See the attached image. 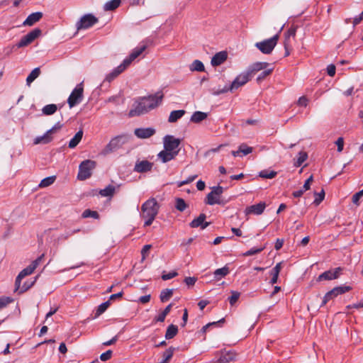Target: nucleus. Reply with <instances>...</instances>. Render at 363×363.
<instances>
[{
    "mask_svg": "<svg viewBox=\"0 0 363 363\" xmlns=\"http://www.w3.org/2000/svg\"><path fill=\"white\" fill-rule=\"evenodd\" d=\"M163 96V94L159 91L155 94L139 98L133 103L128 116L132 118L147 113L159 106Z\"/></svg>",
    "mask_w": 363,
    "mask_h": 363,
    "instance_id": "1",
    "label": "nucleus"
},
{
    "mask_svg": "<svg viewBox=\"0 0 363 363\" xmlns=\"http://www.w3.org/2000/svg\"><path fill=\"white\" fill-rule=\"evenodd\" d=\"M160 209V204L155 198L147 200L141 206V216L145 219L144 226L150 225L157 216Z\"/></svg>",
    "mask_w": 363,
    "mask_h": 363,
    "instance_id": "2",
    "label": "nucleus"
},
{
    "mask_svg": "<svg viewBox=\"0 0 363 363\" xmlns=\"http://www.w3.org/2000/svg\"><path fill=\"white\" fill-rule=\"evenodd\" d=\"M252 77L250 74L245 71L240 74L230 84V86L225 85L222 89H218L217 90H213L212 94L214 95H220L228 92V91H233V90L238 89L239 87L245 85L247 82L250 80Z\"/></svg>",
    "mask_w": 363,
    "mask_h": 363,
    "instance_id": "3",
    "label": "nucleus"
},
{
    "mask_svg": "<svg viewBox=\"0 0 363 363\" xmlns=\"http://www.w3.org/2000/svg\"><path fill=\"white\" fill-rule=\"evenodd\" d=\"M130 139V136L128 134H122L117 135L112 138L110 142L106 145L102 151L104 155L110 154L119 148H121L124 144L127 143Z\"/></svg>",
    "mask_w": 363,
    "mask_h": 363,
    "instance_id": "4",
    "label": "nucleus"
},
{
    "mask_svg": "<svg viewBox=\"0 0 363 363\" xmlns=\"http://www.w3.org/2000/svg\"><path fill=\"white\" fill-rule=\"evenodd\" d=\"M42 33V30L36 28L31 31H30L28 33H27L26 35L23 36L20 41L16 43V45H13L12 48H10V50L7 52V54L9 55L13 51V49L16 48H21L26 47L33 43L37 38H38Z\"/></svg>",
    "mask_w": 363,
    "mask_h": 363,
    "instance_id": "5",
    "label": "nucleus"
},
{
    "mask_svg": "<svg viewBox=\"0 0 363 363\" xmlns=\"http://www.w3.org/2000/svg\"><path fill=\"white\" fill-rule=\"evenodd\" d=\"M283 27L284 26H282L279 32L273 37L261 42H257L255 44L256 48H257L264 54H270L277 43L279 38V33L283 29Z\"/></svg>",
    "mask_w": 363,
    "mask_h": 363,
    "instance_id": "6",
    "label": "nucleus"
},
{
    "mask_svg": "<svg viewBox=\"0 0 363 363\" xmlns=\"http://www.w3.org/2000/svg\"><path fill=\"white\" fill-rule=\"evenodd\" d=\"M96 167V162L86 160L82 162L79 166L77 179L81 181L89 179L92 174V170Z\"/></svg>",
    "mask_w": 363,
    "mask_h": 363,
    "instance_id": "7",
    "label": "nucleus"
},
{
    "mask_svg": "<svg viewBox=\"0 0 363 363\" xmlns=\"http://www.w3.org/2000/svg\"><path fill=\"white\" fill-rule=\"evenodd\" d=\"M211 191L208 193L206 197L205 203L208 205H225L227 201H224L220 199L221 194L223 193V188L220 186H213Z\"/></svg>",
    "mask_w": 363,
    "mask_h": 363,
    "instance_id": "8",
    "label": "nucleus"
},
{
    "mask_svg": "<svg viewBox=\"0 0 363 363\" xmlns=\"http://www.w3.org/2000/svg\"><path fill=\"white\" fill-rule=\"evenodd\" d=\"M83 93V82H81L72 90L67 99V104L70 108L78 105L82 101L84 98Z\"/></svg>",
    "mask_w": 363,
    "mask_h": 363,
    "instance_id": "9",
    "label": "nucleus"
},
{
    "mask_svg": "<svg viewBox=\"0 0 363 363\" xmlns=\"http://www.w3.org/2000/svg\"><path fill=\"white\" fill-rule=\"evenodd\" d=\"M99 22V19L92 13H87L81 17L79 21L76 23V28L77 30H86Z\"/></svg>",
    "mask_w": 363,
    "mask_h": 363,
    "instance_id": "10",
    "label": "nucleus"
},
{
    "mask_svg": "<svg viewBox=\"0 0 363 363\" xmlns=\"http://www.w3.org/2000/svg\"><path fill=\"white\" fill-rule=\"evenodd\" d=\"M164 148L168 151H177L181 143V140L179 138H175L173 135H165L163 138Z\"/></svg>",
    "mask_w": 363,
    "mask_h": 363,
    "instance_id": "11",
    "label": "nucleus"
},
{
    "mask_svg": "<svg viewBox=\"0 0 363 363\" xmlns=\"http://www.w3.org/2000/svg\"><path fill=\"white\" fill-rule=\"evenodd\" d=\"M147 48V46L145 45H140L138 47H136L133 50L131 53L129 55L128 57H127L123 62L125 64V65L128 67L132 62L135 60L138 57H139Z\"/></svg>",
    "mask_w": 363,
    "mask_h": 363,
    "instance_id": "12",
    "label": "nucleus"
},
{
    "mask_svg": "<svg viewBox=\"0 0 363 363\" xmlns=\"http://www.w3.org/2000/svg\"><path fill=\"white\" fill-rule=\"evenodd\" d=\"M341 270L340 267H337L333 270L325 271L318 276V281L336 279L339 277Z\"/></svg>",
    "mask_w": 363,
    "mask_h": 363,
    "instance_id": "13",
    "label": "nucleus"
},
{
    "mask_svg": "<svg viewBox=\"0 0 363 363\" xmlns=\"http://www.w3.org/2000/svg\"><path fill=\"white\" fill-rule=\"evenodd\" d=\"M152 167L153 163L148 160L137 161L134 167V171L138 173H145L150 172Z\"/></svg>",
    "mask_w": 363,
    "mask_h": 363,
    "instance_id": "14",
    "label": "nucleus"
},
{
    "mask_svg": "<svg viewBox=\"0 0 363 363\" xmlns=\"http://www.w3.org/2000/svg\"><path fill=\"white\" fill-rule=\"evenodd\" d=\"M206 216L205 213H201L197 218H194L190 223L189 226L192 228L200 227L202 230L206 228L209 225V222H206Z\"/></svg>",
    "mask_w": 363,
    "mask_h": 363,
    "instance_id": "15",
    "label": "nucleus"
},
{
    "mask_svg": "<svg viewBox=\"0 0 363 363\" xmlns=\"http://www.w3.org/2000/svg\"><path fill=\"white\" fill-rule=\"evenodd\" d=\"M266 208V203L264 202H260L257 204L252 205L247 207L245 210L246 215L254 214L261 215Z\"/></svg>",
    "mask_w": 363,
    "mask_h": 363,
    "instance_id": "16",
    "label": "nucleus"
},
{
    "mask_svg": "<svg viewBox=\"0 0 363 363\" xmlns=\"http://www.w3.org/2000/svg\"><path fill=\"white\" fill-rule=\"evenodd\" d=\"M269 66V63L266 62H257L250 65L246 71L252 77L257 72L266 69Z\"/></svg>",
    "mask_w": 363,
    "mask_h": 363,
    "instance_id": "17",
    "label": "nucleus"
},
{
    "mask_svg": "<svg viewBox=\"0 0 363 363\" xmlns=\"http://www.w3.org/2000/svg\"><path fill=\"white\" fill-rule=\"evenodd\" d=\"M135 135L139 138H149L155 133L153 128H139L134 130Z\"/></svg>",
    "mask_w": 363,
    "mask_h": 363,
    "instance_id": "18",
    "label": "nucleus"
},
{
    "mask_svg": "<svg viewBox=\"0 0 363 363\" xmlns=\"http://www.w3.org/2000/svg\"><path fill=\"white\" fill-rule=\"evenodd\" d=\"M178 153L179 150H177V151H168L164 149L158 153L157 157L162 162L166 163L174 159Z\"/></svg>",
    "mask_w": 363,
    "mask_h": 363,
    "instance_id": "19",
    "label": "nucleus"
},
{
    "mask_svg": "<svg viewBox=\"0 0 363 363\" xmlns=\"http://www.w3.org/2000/svg\"><path fill=\"white\" fill-rule=\"evenodd\" d=\"M43 16V13L40 11L32 13L28 15L26 19L23 21V25L25 26H31L38 22L42 18Z\"/></svg>",
    "mask_w": 363,
    "mask_h": 363,
    "instance_id": "20",
    "label": "nucleus"
},
{
    "mask_svg": "<svg viewBox=\"0 0 363 363\" xmlns=\"http://www.w3.org/2000/svg\"><path fill=\"white\" fill-rule=\"evenodd\" d=\"M128 67L125 65L123 62H122L117 67L113 69L111 72L106 77V80L108 82L113 81L115 78H116L120 74H121L123 71H125Z\"/></svg>",
    "mask_w": 363,
    "mask_h": 363,
    "instance_id": "21",
    "label": "nucleus"
},
{
    "mask_svg": "<svg viewBox=\"0 0 363 363\" xmlns=\"http://www.w3.org/2000/svg\"><path fill=\"white\" fill-rule=\"evenodd\" d=\"M228 57V54L225 51L217 52L211 59V65L214 67L218 66L223 63Z\"/></svg>",
    "mask_w": 363,
    "mask_h": 363,
    "instance_id": "22",
    "label": "nucleus"
},
{
    "mask_svg": "<svg viewBox=\"0 0 363 363\" xmlns=\"http://www.w3.org/2000/svg\"><path fill=\"white\" fill-rule=\"evenodd\" d=\"M229 273H230V269L227 265L224 266L222 268L217 269L213 272L214 279L216 281H219L222 278L227 276Z\"/></svg>",
    "mask_w": 363,
    "mask_h": 363,
    "instance_id": "23",
    "label": "nucleus"
},
{
    "mask_svg": "<svg viewBox=\"0 0 363 363\" xmlns=\"http://www.w3.org/2000/svg\"><path fill=\"white\" fill-rule=\"evenodd\" d=\"M296 26H291L288 30L284 33V45L289 46L290 45V38L291 37L294 38L296 36Z\"/></svg>",
    "mask_w": 363,
    "mask_h": 363,
    "instance_id": "24",
    "label": "nucleus"
},
{
    "mask_svg": "<svg viewBox=\"0 0 363 363\" xmlns=\"http://www.w3.org/2000/svg\"><path fill=\"white\" fill-rule=\"evenodd\" d=\"M185 113H186V111L184 110L172 111L170 113L169 116L168 118V122L169 123L177 122L179 119H180L182 116H184Z\"/></svg>",
    "mask_w": 363,
    "mask_h": 363,
    "instance_id": "25",
    "label": "nucleus"
},
{
    "mask_svg": "<svg viewBox=\"0 0 363 363\" xmlns=\"http://www.w3.org/2000/svg\"><path fill=\"white\" fill-rule=\"evenodd\" d=\"M208 116V114L202 111H195L191 116L190 121L195 123H199L202 121L205 120Z\"/></svg>",
    "mask_w": 363,
    "mask_h": 363,
    "instance_id": "26",
    "label": "nucleus"
},
{
    "mask_svg": "<svg viewBox=\"0 0 363 363\" xmlns=\"http://www.w3.org/2000/svg\"><path fill=\"white\" fill-rule=\"evenodd\" d=\"M235 359V354L233 352H228L222 353L220 357L216 361V363H228Z\"/></svg>",
    "mask_w": 363,
    "mask_h": 363,
    "instance_id": "27",
    "label": "nucleus"
},
{
    "mask_svg": "<svg viewBox=\"0 0 363 363\" xmlns=\"http://www.w3.org/2000/svg\"><path fill=\"white\" fill-rule=\"evenodd\" d=\"M83 137V130H79L74 136L70 140L68 147L69 148H74L80 143Z\"/></svg>",
    "mask_w": 363,
    "mask_h": 363,
    "instance_id": "28",
    "label": "nucleus"
},
{
    "mask_svg": "<svg viewBox=\"0 0 363 363\" xmlns=\"http://www.w3.org/2000/svg\"><path fill=\"white\" fill-rule=\"evenodd\" d=\"M52 137L48 131L42 136H38L34 140V144H48L51 142Z\"/></svg>",
    "mask_w": 363,
    "mask_h": 363,
    "instance_id": "29",
    "label": "nucleus"
},
{
    "mask_svg": "<svg viewBox=\"0 0 363 363\" xmlns=\"http://www.w3.org/2000/svg\"><path fill=\"white\" fill-rule=\"evenodd\" d=\"M178 333V328L177 325L171 324L169 325L166 330L165 338L167 340H170L173 338Z\"/></svg>",
    "mask_w": 363,
    "mask_h": 363,
    "instance_id": "30",
    "label": "nucleus"
},
{
    "mask_svg": "<svg viewBox=\"0 0 363 363\" xmlns=\"http://www.w3.org/2000/svg\"><path fill=\"white\" fill-rule=\"evenodd\" d=\"M175 348L173 347H169L162 354V359L160 363H168L169 360L172 359Z\"/></svg>",
    "mask_w": 363,
    "mask_h": 363,
    "instance_id": "31",
    "label": "nucleus"
},
{
    "mask_svg": "<svg viewBox=\"0 0 363 363\" xmlns=\"http://www.w3.org/2000/svg\"><path fill=\"white\" fill-rule=\"evenodd\" d=\"M57 110V106L54 104L45 106L42 109V113L45 116L54 114Z\"/></svg>",
    "mask_w": 363,
    "mask_h": 363,
    "instance_id": "32",
    "label": "nucleus"
},
{
    "mask_svg": "<svg viewBox=\"0 0 363 363\" xmlns=\"http://www.w3.org/2000/svg\"><path fill=\"white\" fill-rule=\"evenodd\" d=\"M40 74V69L39 67H36L31 71L29 75L26 78V83L30 85Z\"/></svg>",
    "mask_w": 363,
    "mask_h": 363,
    "instance_id": "33",
    "label": "nucleus"
},
{
    "mask_svg": "<svg viewBox=\"0 0 363 363\" xmlns=\"http://www.w3.org/2000/svg\"><path fill=\"white\" fill-rule=\"evenodd\" d=\"M121 4V0H111L106 2L104 5L105 11H113L117 9Z\"/></svg>",
    "mask_w": 363,
    "mask_h": 363,
    "instance_id": "34",
    "label": "nucleus"
},
{
    "mask_svg": "<svg viewBox=\"0 0 363 363\" xmlns=\"http://www.w3.org/2000/svg\"><path fill=\"white\" fill-rule=\"evenodd\" d=\"M110 305H111L110 301H106L101 303L98 306L97 309L96 310L95 318H97L99 315H101L102 313H104L107 310V308L110 306Z\"/></svg>",
    "mask_w": 363,
    "mask_h": 363,
    "instance_id": "35",
    "label": "nucleus"
},
{
    "mask_svg": "<svg viewBox=\"0 0 363 363\" xmlns=\"http://www.w3.org/2000/svg\"><path fill=\"white\" fill-rule=\"evenodd\" d=\"M191 71L203 72L205 70L203 62L199 60H195L190 65Z\"/></svg>",
    "mask_w": 363,
    "mask_h": 363,
    "instance_id": "36",
    "label": "nucleus"
},
{
    "mask_svg": "<svg viewBox=\"0 0 363 363\" xmlns=\"http://www.w3.org/2000/svg\"><path fill=\"white\" fill-rule=\"evenodd\" d=\"M337 296L336 295V294H335V291L333 290V289L332 290L329 291L323 296L322 303L320 304V307L324 306L329 301L335 298Z\"/></svg>",
    "mask_w": 363,
    "mask_h": 363,
    "instance_id": "37",
    "label": "nucleus"
},
{
    "mask_svg": "<svg viewBox=\"0 0 363 363\" xmlns=\"http://www.w3.org/2000/svg\"><path fill=\"white\" fill-rule=\"evenodd\" d=\"M115 186L109 184L104 189L100 190L99 194L102 196H112L115 192Z\"/></svg>",
    "mask_w": 363,
    "mask_h": 363,
    "instance_id": "38",
    "label": "nucleus"
},
{
    "mask_svg": "<svg viewBox=\"0 0 363 363\" xmlns=\"http://www.w3.org/2000/svg\"><path fill=\"white\" fill-rule=\"evenodd\" d=\"M173 295V289H166L161 291L160 298L162 302L167 301Z\"/></svg>",
    "mask_w": 363,
    "mask_h": 363,
    "instance_id": "39",
    "label": "nucleus"
},
{
    "mask_svg": "<svg viewBox=\"0 0 363 363\" xmlns=\"http://www.w3.org/2000/svg\"><path fill=\"white\" fill-rule=\"evenodd\" d=\"M34 264H29L27 267L23 269L20 273L18 274V278L19 279H23L25 277L31 274L34 270H35Z\"/></svg>",
    "mask_w": 363,
    "mask_h": 363,
    "instance_id": "40",
    "label": "nucleus"
},
{
    "mask_svg": "<svg viewBox=\"0 0 363 363\" xmlns=\"http://www.w3.org/2000/svg\"><path fill=\"white\" fill-rule=\"evenodd\" d=\"M308 154L306 152L301 151L298 153L297 160L294 162V166L298 167L307 160Z\"/></svg>",
    "mask_w": 363,
    "mask_h": 363,
    "instance_id": "41",
    "label": "nucleus"
},
{
    "mask_svg": "<svg viewBox=\"0 0 363 363\" xmlns=\"http://www.w3.org/2000/svg\"><path fill=\"white\" fill-rule=\"evenodd\" d=\"M56 177L55 176H51L48 177L46 178H44L41 180V182L39 184V187L44 188L50 186L55 181Z\"/></svg>",
    "mask_w": 363,
    "mask_h": 363,
    "instance_id": "42",
    "label": "nucleus"
},
{
    "mask_svg": "<svg viewBox=\"0 0 363 363\" xmlns=\"http://www.w3.org/2000/svg\"><path fill=\"white\" fill-rule=\"evenodd\" d=\"M277 174V172L275 171H269L267 169L262 170L259 172V177L264 179H272L275 177Z\"/></svg>",
    "mask_w": 363,
    "mask_h": 363,
    "instance_id": "43",
    "label": "nucleus"
},
{
    "mask_svg": "<svg viewBox=\"0 0 363 363\" xmlns=\"http://www.w3.org/2000/svg\"><path fill=\"white\" fill-rule=\"evenodd\" d=\"M187 207L185 201L182 198H177L175 200V208L180 212H183Z\"/></svg>",
    "mask_w": 363,
    "mask_h": 363,
    "instance_id": "44",
    "label": "nucleus"
},
{
    "mask_svg": "<svg viewBox=\"0 0 363 363\" xmlns=\"http://www.w3.org/2000/svg\"><path fill=\"white\" fill-rule=\"evenodd\" d=\"M83 218H93L95 219L99 218V214L97 211L86 209L82 214Z\"/></svg>",
    "mask_w": 363,
    "mask_h": 363,
    "instance_id": "45",
    "label": "nucleus"
},
{
    "mask_svg": "<svg viewBox=\"0 0 363 363\" xmlns=\"http://www.w3.org/2000/svg\"><path fill=\"white\" fill-rule=\"evenodd\" d=\"M273 71L272 68L270 69H264L263 71L258 75L257 77V82L260 83L262 82L267 76L270 75Z\"/></svg>",
    "mask_w": 363,
    "mask_h": 363,
    "instance_id": "46",
    "label": "nucleus"
},
{
    "mask_svg": "<svg viewBox=\"0 0 363 363\" xmlns=\"http://www.w3.org/2000/svg\"><path fill=\"white\" fill-rule=\"evenodd\" d=\"M333 290L335 291L336 295L338 296L351 291L352 287L350 286H339L333 288Z\"/></svg>",
    "mask_w": 363,
    "mask_h": 363,
    "instance_id": "47",
    "label": "nucleus"
},
{
    "mask_svg": "<svg viewBox=\"0 0 363 363\" xmlns=\"http://www.w3.org/2000/svg\"><path fill=\"white\" fill-rule=\"evenodd\" d=\"M13 299L9 296L0 297V310L6 307L9 303H12Z\"/></svg>",
    "mask_w": 363,
    "mask_h": 363,
    "instance_id": "48",
    "label": "nucleus"
},
{
    "mask_svg": "<svg viewBox=\"0 0 363 363\" xmlns=\"http://www.w3.org/2000/svg\"><path fill=\"white\" fill-rule=\"evenodd\" d=\"M253 150V148L251 147L247 146L245 143H242L239 146V151L240 153L242 154V155H247L250 153H251Z\"/></svg>",
    "mask_w": 363,
    "mask_h": 363,
    "instance_id": "49",
    "label": "nucleus"
},
{
    "mask_svg": "<svg viewBox=\"0 0 363 363\" xmlns=\"http://www.w3.org/2000/svg\"><path fill=\"white\" fill-rule=\"evenodd\" d=\"M240 296V293L236 291H231V296L228 297L229 303L231 306H233L238 300Z\"/></svg>",
    "mask_w": 363,
    "mask_h": 363,
    "instance_id": "50",
    "label": "nucleus"
},
{
    "mask_svg": "<svg viewBox=\"0 0 363 363\" xmlns=\"http://www.w3.org/2000/svg\"><path fill=\"white\" fill-rule=\"evenodd\" d=\"M315 198L313 201V203L315 205H319L320 202L324 199L325 198V191L323 189L321 190L320 193L315 192Z\"/></svg>",
    "mask_w": 363,
    "mask_h": 363,
    "instance_id": "51",
    "label": "nucleus"
},
{
    "mask_svg": "<svg viewBox=\"0 0 363 363\" xmlns=\"http://www.w3.org/2000/svg\"><path fill=\"white\" fill-rule=\"evenodd\" d=\"M225 322V318H223L221 319H220L218 321H215V322H212V323H209L208 324H206V325H204L202 328H201V332L205 333L207 330V329L211 326V325H220L221 323H223Z\"/></svg>",
    "mask_w": 363,
    "mask_h": 363,
    "instance_id": "52",
    "label": "nucleus"
},
{
    "mask_svg": "<svg viewBox=\"0 0 363 363\" xmlns=\"http://www.w3.org/2000/svg\"><path fill=\"white\" fill-rule=\"evenodd\" d=\"M263 250H264V247H259V248L253 247V248H251L250 250H247V252H245L243 254V255L246 256V257L252 256L255 254H258V253L261 252Z\"/></svg>",
    "mask_w": 363,
    "mask_h": 363,
    "instance_id": "53",
    "label": "nucleus"
},
{
    "mask_svg": "<svg viewBox=\"0 0 363 363\" xmlns=\"http://www.w3.org/2000/svg\"><path fill=\"white\" fill-rule=\"evenodd\" d=\"M363 196V189L357 192L356 194H354L353 196H352V202L356 205V206H359V199L360 198Z\"/></svg>",
    "mask_w": 363,
    "mask_h": 363,
    "instance_id": "54",
    "label": "nucleus"
},
{
    "mask_svg": "<svg viewBox=\"0 0 363 363\" xmlns=\"http://www.w3.org/2000/svg\"><path fill=\"white\" fill-rule=\"evenodd\" d=\"M151 247H152L151 245H145L143 246V247L141 250L142 261H143L146 258V256L148 254L149 250L151 249Z\"/></svg>",
    "mask_w": 363,
    "mask_h": 363,
    "instance_id": "55",
    "label": "nucleus"
},
{
    "mask_svg": "<svg viewBox=\"0 0 363 363\" xmlns=\"http://www.w3.org/2000/svg\"><path fill=\"white\" fill-rule=\"evenodd\" d=\"M112 356V351L111 350H107L106 352L102 353L100 356V359L101 361H107L109 359H111Z\"/></svg>",
    "mask_w": 363,
    "mask_h": 363,
    "instance_id": "56",
    "label": "nucleus"
},
{
    "mask_svg": "<svg viewBox=\"0 0 363 363\" xmlns=\"http://www.w3.org/2000/svg\"><path fill=\"white\" fill-rule=\"evenodd\" d=\"M177 272H170L167 274H163L162 276V279L164 281L166 280H169V279H171L177 276Z\"/></svg>",
    "mask_w": 363,
    "mask_h": 363,
    "instance_id": "57",
    "label": "nucleus"
},
{
    "mask_svg": "<svg viewBox=\"0 0 363 363\" xmlns=\"http://www.w3.org/2000/svg\"><path fill=\"white\" fill-rule=\"evenodd\" d=\"M335 144L337 146V151L339 152H342L344 147V139L342 137H340L337 138V140L335 141Z\"/></svg>",
    "mask_w": 363,
    "mask_h": 363,
    "instance_id": "58",
    "label": "nucleus"
},
{
    "mask_svg": "<svg viewBox=\"0 0 363 363\" xmlns=\"http://www.w3.org/2000/svg\"><path fill=\"white\" fill-rule=\"evenodd\" d=\"M313 175H311L307 179L306 181L305 182L302 189H303L305 191H307L308 189H310V187H311V183L313 182Z\"/></svg>",
    "mask_w": 363,
    "mask_h": 363,
    "instance_id": "59",
    "label": "nucleus"
},
{
    "mask_svg": "<svg viewBox=\"0 0 363 363\" xmlns=\"http://www.w3.org/2000/svg\"><path fill=\"white\" fill-rule=\"evenodd\" d=\"M270 274L272 276L270 284L273 285L277 282L279 273L271 270Z\"/></svg>",
    "mask_w": 363,
    "mask_h": 363,
    "instance_id": "60",
    "label": "nucleus"
},
{
    "mask_svg": "<svg viewBox=\"0 0 363 363\" xmlns=\"http://www.w3.org/2000/svg\"><path fill=\"white\" fill-rule=\"evenodd\" d=\"M62 127V124L60 122H57L52 128L48 130V133L52 134L55 133L57 130H60Z\"/></svg>",
    "mask_w": 363,
    "mask_h": 363,
    "instance_id": "61",
    "label": "nucleus"
},
{
    "mask_svg": "<svg viewBox=\"0 0 363 363\" xmlns=\"http://www.w3.org/2000/svg\"><path fill=\"white\" fill-rule=\"evenodd\" d=\"M35 281H32L31 283H28L26 281L23 285L21 286V289L20 290V294H23L27 290H28L34 284Z\"/></svg>",
    "mask_w": 363,
    "mask_h": 363,
    "instance_id": "62",
    "label": "nucleus"
},
{
    "mask_svg": "<svg viewBox=\"0 0 363 363\" xmlns=\"http://www.w3.org/2000/svg\"><path fill=\"white\" fill-rule=\"evenodd\" d=\"M327 73L330 77H333L335 74V66L333 64L327 67Z\"/></svg>",
    "mask_w": 363,
    "mask_h": 363,
    "instance_id": "63",
    "label": "nucleus"
},
{
    "mask_svg": "<svg viewBox=\"0 0 363 363\" xmlns=\"http://www.w3.org/2000/svg\"><path fill=\"white\" fill-rule=\"evenodd\" d=\"M196 280H197V279L196 277H186L184 279V282L188 286H194L195 284Z\"/></svg>",
    "mask_w": 363,
    "mask_h": 363,
    "instance_id": "64",
    "label": "nucleus"
}]
</instances>
